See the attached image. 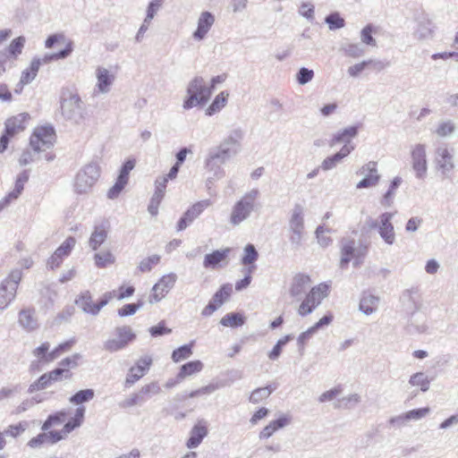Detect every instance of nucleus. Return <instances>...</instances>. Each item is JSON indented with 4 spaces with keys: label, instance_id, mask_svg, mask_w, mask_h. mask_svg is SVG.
<instances>
[{
    "label": "nucleus",
    "instance_id": "4d7b16f0",
    "mask_svg": "<svg viewBox=\"0 0 458 458\" xmlns=\"http://www.w3.org/2000/svg\"><path fill=\"white\" fill-rule=\"evenodd\" d=\"M66 416L65 411H58L55 414H51L48 416L47 420L42 425V430L47 431L52 426L58 425L61 422L64 421V418Z\"/></svg>",
    "mask_w": 458,
    "mask_h": 458
},
{
    "label": "nucleus",
    "instance_id": "9d476101",
    "mask_svg": "<svg viewBox=\"0 0 458 458\" xmlns=\"http://www.w3.org/2000/svg\"><path fill=\"white\" fill-rule=\"evenodd\" d=\"M412 35L420 42L433 39L436 35V25L433 20L428 14L418 17Z\"/></svg>",
    "mask_w": 458,
    "mask_h": 458
},
{
    "label": "nucleus",
    "instance_id": "e433bc0d",
    "mask_svg": "<svg viewBox=\"0 0 458 458\" xmlns=\"http://www.w3.org/2000/svg\"><path fill=\"white\" fill-rule=\"evenodd\" d=\"M40 65L41 61L32 60L30 67L21 72L20 83L22 85L30 83L36 78Z\"/></svg>",
    "mask_w": 458,
    "mask_h": 458
},
{
    "label": "nucleus",
    "instance_id": "a211bd4d",
    "mask_svg": "<svg viewBox=\"0 0 458 458\" xmlns=\"http://www.w3.org/2000/svg\"><path fill=\"white\" fill-rule=\"evenodd\" d=\"M434 161L444 175H447L454 168V157L445 146L437 148Z\"/></svg>",
    "mask_w": 458,
    "mask_h": 458
},
{
    "label": "nucleus",
    "instance_id": "c756f323",
    "mask_svg": "<svg viewBox=\"0 0 458 458\" xmlns=\"http://www.w3.org/2000/svg\"><path fill=\"white\" fill-rule=\"evenodd\" d=\"M332 320L333 316L331 315H326L321 318L317 323H315L312 327L299 335L298 344L301 346H303L306 341H308L319 328L323 327L324 326H328Z\"/></svg>",
    "mask_w": 458,
    "mask_h": 458
},
{
    "label": "nucleus",
    "instance_id": "f8f14e48",
    "mask_svg": "<svg viewBox=\"0 0 458 458\" xmlns=\"http://www.w3.org/2000/svg\"><path fill=\"white\" fill-rule=\"evenodd\" d=\"M177 280V276L174 273H169L163 276L159 281L152 287V293L149 295V302L157 303L160 301L174 287Z\"/></svg>",
    "mask_w": 458,
    "mask_h": 458
},
{
    "label": "nucleus",
    "instance_id": "ddd939ff",
    "mask_svg": "<svg viewBox=\"0 0 458 458\" xmlns=\"http://www.w3.org/2000/svg\"><path fill=\"white\" fill-rule=\"evenodd\" d=\"M377 166V162L369 161L360 168L358 173L363 175V178L356 184L357 189L374 187L378 183L380 174Z\"/></svg>",
    "mask_w": 458,
    "mask_h": 458
},
{
    "label": "nucleus",
    "instance_id": "39448f33",
    "mask_svg": "<svg viewBox=\"0 0 458 458\" xmlns=\"http://www.w3.org/2000/svg\"><path fill=\"white\" fill-rule=\"evenodd\" d=\"M394 213L385 212L378 216L377 220L369 218L367 220V225L370 229H377L380 237L388 244L393 245L395 242L394 228L392 224V219Z\"/></svg>",
    "mask_w": 458,
    "mask_h": 458
},
{
    "label": "nucleus",
    "instance_id": "f257e3e1",
    "mask_svg": "<svg viewBox=\"0 0 458 458\" xmlns=\"http://www.w3.org/2000/svg\"><path fill=\"white\" fill-rule=\"evenodd\" d=\"M260 192L258 189H251L235 202L232 208L229 222L233 226L240 225L248 219L251 213L259 207L258 200Z\"/></svg>",
    "mask_w": 458,
    "mask_h": 458
},
{
    "label": "nucleus",
    "instance_id": "393cba45",
    "mask_svg": "<svg viewBox=\"0 0 458 458\" xmlns=\"http://www.w3.org/2000/svg\"><path fill=\"white\" fill-rule=\"evenodd\" d=\"M304 208L295 204L288 223L287 231L304 232Z\"/></svg>",
    "mask_w": 458,
    "mask_h": 458
},
{
    "label": "nucleus",
    "instance_id": "a19ab883",
    "mask_svg": "<svg viewBox=\"0 0 458 458\" xmlns=\"http://www.w3.org/2000/svg\"><path fill=\"white\" fill-rule=\"evenodd\" d=\"M218 162L214 161L208 157H206L205 159V168L208 173L212 174V177L208 178V181L211 179H220L225 175V170Z\"/></svg>",
    "mask_w": 458,
    "mask_h": 458
},
{
    "label": "nucleus",
    "instance_id": "72a5a7b5",
    "mask_svg": "<svg viewBox=\"0 0 458 458\" xmlns=\"http://www.w3.org/2000/svg\"><path fill=\"white\" fill-rule=\"evenodd\" d=\"M203 367L204 365L200 360L189 361L180 368L177 377L179 379H183L187 377L192 376L200 372Z\"/></svg>",
    "mask_w": 458,
    "mask_h": 458
},
{
    "label": "nucleus",
    "instance_id": "6e6d98bb",
    "mask_svg": "<svg viewBox=\"0 0 458 458\" xmlns=\"http://www.w3.org/2000/svg\"><path fill=\"white\" fill-rule=\"evenodd\" d=\"M76 240L70 236L55 250L56 255L61 257H68L75 246Z\"/></svg>",
    "mask_w": 458,
    "mask_h": 458
},
{
    "label": "nucleus",
    "instance_id": "c9c22d12",
    "mask_svg": "<svg viewBox=\"0 0 458 458\" xmlns=\"http://www.w3.org/2000/svg\"><path fill=\"white\" fill-rule=\"evenodd\" d=\"M72 52V43L70 41L67 43L64 49H63L57 53H55V54H46L42 58L35 57L32 60H38V61H41V64H46L54 60L64 59L67 56H69Z\"/></svg>",
    "mask_w": 458,
    "mask_h": 458
},
{
    "label": "nucleus",
    "instance_id": "5fc2aeb1",
    "mask_svg": "<svg viewBox=\"0 0 458 458\" xmlns=\"http://www.w3.org/2000/svg\"><path fill=\"white\" fill-rule=\"evenodd\" d=\"M272 390L268 386L257 388L250 395V402L252 403H259L263 400L268 398L271 394Z\"/></svg>",
    "mask_w": 458,
    "mask_h": 458
},
{
    "label": "nucleus",
    "instance_id": "f3484780",
    "mask_svg": "<svg viewBox=\"0 0 458 458\" xmlns=\"http://www.w3.org/2000/svg\"><path fill=\"white\" fill-rule=\"evenodd\" d=\"M97 83L94 89V96L98 94L106 95L111 90L114 82V75L106 68L98 66L96 69Z\"/></svg>",
    "mask_w": 458,
    "mask_h": 458
},
{
    "label": "nucleus",
    "instance_id": "79ce46f5",
    "mask_svg": "<svg viewBox=\"0 0 458 458\" xmlns=\"http://www.w3.org/2000/svg\"><path fill=\"white\" fill-rule=\"evenodd\" d=\"M95 396L93 389L87 388L78 391L76 394L69 398V402L75 405H80L84 403H88L92 400Z\"/></svg>",
    "mask_w": 458,
    "mask_h": 458
},
{
    "label": "nucleus",
    "instance_id": "0eeeda50",
    "mask_svg": "<svg viewBox=\"0 0 458 458\" xmlns=\"http://www.w3.org/2000/svg\"><path fill=\"white\" fill-rule=\"evenodd\" d=\"M328 289L329 286L327 284H319L311 288L299 307V315L304 317L310 314L327 296Z\"/></svg>",
    "mask_w": 458,
    "mask_h": 458
},
{
    "label": "nucleus",
    "instance_id": "13d9d810",
    "mask_svg": "<svg viewBox=\"0 0 458 458\" xmlns=\"http://www.w3.org/2000/svg\"><path fill=\"white\" fill-rule=\"evenodd\" d=\"M327 233H330V229L323 225H318L315 232L318 243L323 248L329 246L332 242V239L326 234Z\"/></svg>",
    "mask_w": 458,
    "mask_h": 458
},
{
    "label": "nucleus",
    "instance_id": "864d4df0",
    "mask_svg": "<svg viewBox=\"0 0 458 458\" xmlns=\"http://www.w3.org/2000/svg\"><path fill=\"white\" fill-rule=\"evenodd\" d=\"M325 21L327 23L329 30H335L344 28L345 25L344 20L340 16L338 13H332L328 14Z\"/></svg>",
    "mask_w": 458,
    "mask_h": 458
},
{
    "label": "nucleus",
    "instance_id": "4be33fe9",
    "mask_svg": "<svg viewBox=\"0 0 458 458\" xmlns=\"http://www.w3.org/2000/svg\"><path fill=\"white\" fill-rule=\"evenodd\" d=\"M380 299L378 296L364 292L361 294L359 310L366 316H369L377 310Z\"/></svg>",
    "mask_w": 458,
    "mask_h": 458
},
{
    "label": "nucleus",
    "instance_id": "7c9ffc66",
    "mask_svg": "<svg viewBox=\"0 0 458 458\" xmlns=\"http://www.w3.org/2000/svg\"><path fill=\"white\" fill-rule=\"evenodd\" d=\"M230 249L217 250L207 254L204 258L203 266L206 268H215L221 261L226 259Z\"/></svg>",
    "mask_w": 458,
    "mask_h": 458
},
{
    "label": "nucleus",
    "instance_id": "e2e57ef3",
    "mask_svg": "<svg viewBox=\"0 0 458 458\" xmlns=\"http://www.w3.org/2000/svg\"><path fill=\"white\" fill-rule=\"evenodd\" d=\"M144 398L139 393L131 394L130 396L125 398L123 401L119 403V407L123 409L130 408L135 405H140L144 403Z\"/></svg>",
    "mask_w": 458,
    "mask_h": 458
},
{
    "label": "nucleus",
    "instance_id": "603ef678",
    "mask_svg": "<svg viewBox=\"0 0 458 458\" xmlns=\"http://www.w3.org/2000/svg\"><path fill=\"white\" fill-rule=\"evenodd\" d=\"M360 395L358 394H352L338 400V404L335 407L352 409L360 402Z\"/></svg>",
    "mask_w": 458,
    "mask_h": 458
},
{
    "label": "nucleus",
    "instance_id": "bf43d9fd",
    "mask_svg": "<svg viewBox=\"0 0 458 458\" xmlns=\"http://www.w3.org/2000/svg\"><path fill=\"white\" fill-rule=\"evenodd\" d=\"M22 272L20 268L12 269L9 273L8 276L2 281V283H6L11 287H13L14 290L17 291L18 285L21 280Z\"/></svg>",
    "mask_w": 458,
    "mask_h": 458
},
{
    "label": "nucleus",
    "instance_id": "052dcab7",
    "mask_svg": "<svg viewBox=\"0 0 458 458\" xmlns=\"http://www.w3.org/2000/svg\"><path fill=\"white\" fill-rule=\"evenodd\" d=\"M207 157H210L216 162L220 163L221 165L225 164L232 157L226 154L225 150H221L219 148L216 147L210 148Z\"/></svg>",
    "mask_w": 458,
    "mask_h": 458
},
{
    "label": "nucleus",
    "instance_id": "6ab92c4d",
    "mask_svg": "<svg viewBox=\"0 0 458 458\" xmlns=\"http://www.w3.org/2000/svg\"><path fill=\"white\" fill-rule=\"evenodd\" d=\"M354 240H346L343 242L341 249L342 258L340 260V266L342 268L345 267L348 263L355 259L354 266L360 264L359 258L363 255L362 250L358 249Z\"/></svg>",
    "mask_w": 458,
    "mask_h": 458
},
{
    "label": "nucleus",
    "instance_id": "0e129e2a",
    "mask_svg": "<svg viewBox=\"0 0 458 458\" xmlns=\"http://www.w3.org/2000/svg\"><path fill=\"white\" fill-rule=\"evenodd\" d=\"M292 335H287L284 336L283 338L279 339L272 351L268 353V358L272 360H276L278 359V357L281 354L282 348L290 341L292 340Z\"/></svg>",
    "mask_w": 458,
    "mask_h": 458
},
{
    "label": "nucleus",
    "instance_id": "c03bdc74",
    "mask_svg": "<svg viewBox=\"0 0 458 458\" xmlns=\"http://www.w3.org/2000/svg\"><path fill=\"white\" fill-rule=\"evenodd\" d=\"M95 265L98 268H104L115 262V257L110 250L98 252L94 255Z\"/></svg>",
    "mask_w": 458,
    "mask_h": 458
},
{
    "label": "nucleus",
    "instance_id": "a18cd8bd",
    "mask_svg": "<svg viewBox=\"0 0 458 458\" xmlns=\"http://www.w3.org/2000/svg\"><path fill=\"white\" fill-rule=\"evenodd\" d=\"M259 258V252L255 246L251 243H248L243 249V256L242 258V263L244 266L254 264Z\"/></svg>",
    "mask_w": 458,
    "mask_h": 458
},
{
    "label": "nucleus",
    "instance_id": "2eb2a0df",
    "mask_svg": "<svg viewBox=\"0 0 458 458\" xmlns=\"http://www.w3.org/2000/svg\"><path fill=\"white\" fill-rule=\"evenodd\" d=\"M243 132L241 129H233L217 146L221 150H225L230 157L236 156L241 150V142Z\"/></svg>",
    "mask_w": 458,
    "mask_h": 458
},
{
    "label": "nucleus",
    "instance_id": "bb28decb",
    "mask_svg": "<svg viewBox=\"0 0 458 458\" xmlns=\"http://www.w3.org/2000/svg\"><path fill=\"white\" fill-rule=\"evenodd\" d=\"M291 422V418L286 415H283L277 420H272L269 422L268 425H267L259 435V439H267L275 432H276L278 429L283 428L289 425Z\"/></svg>",
    "mask_w": 458,
    "mask_h": 458
},
{
    "label": "nucleus",
    "instance_id": "423d86ee",
    "mask_svg": "<svg viewBox=\"0 0 458 458\" xmlns=\"http://www.w3.org/2000/svg\"><path fill=\"white\" fill-rule=\"evenodd\" d=\"M114 296V292H106L98 303H94L89 291L82 292L75 300V304L85 313L97 316Z\"/></svg>",
    "mask_w": 458,
    "mask_h": 458
},
{
    "label": "nucleus",
    "instance_id": "9b49d317",
    "mask_svg": "<svg viewBox=\"0 0 458 458\" xmlns=\"http://www.w3.org/2000/svg\"><path fill=\"white\" fill-rule=\"evenodd\" d=\"M411 166L415 172L416 178L423 180L428 172V161L426 146L423 144H416L411 152Z\"/></svg>",
    "mask_w": 458,
    "mask_h": 458
},
{
    "label": "nucleus",
    "instance_id": "7ed1b4c3",
    "mask_svg": "<svg viewBox=\"0 0 458 458\" xmlns=\"http://www.w3.org/2000/svg\"><path fill=\"white\" fill-rule=\"evenodd\" d=\"M212 94V89L206 81L200 77H194L188 84L187 95L182 107L189 110L197 106H204L208 103Z\"/></svg>",
    "mask_w": 458,
    "mask_h": 458
},
{
    "label": "nucleus",
    "instance_id": "1a4fd4ad",
    "mask_svg": "<svg viewBox=\"0 0 458 458\" xmlns=\"http://www.w3.org/2000/svg\"><path fill=\"white\" fill-rule=\"evenodd\" d=\"M116 337L108 339L104 344V348L111 352H117L125 348L129 343L132 342L136 335L130 327H119L115 329Z\"/></svg>",
    "mask_w": 458,
    "mask_h": 458
},
{
    "label": "nucleus",
    "instance_id": "4468645a",
    "mask_svg": "<svg viewBox=\"0 0 458 458\" xmlns=\"http://www.w3.org/2000/svg\"><path fill=\"white\" fill-rule=\"evenodd\" d=\"M243 132L241 129H233L217 146L221 150H225L230 157L236 156L241 150V142Z\"/></svg>",
    "mask_w": 458,
    "mask_h": 458
},
{
    "label": "nucleus",
    "instance_id": "4c0bfd02",
    "mask_svg": "<svg viewBox=\"0 0 458 458\" xmlns=\"http://www.w3.org/2000/svg\"><path fill=\"white\" fill-rule=\"evenodd\" d=\"M403 180L400 176L394 177L390 182L389 188L387 191L384 194L381 204L384 207H391L393 204V199L395 195V191L401 185Z\"/></svg>",
    "mask_w": 458,
    "mask_h": 458
},
{
    "label": "nucleus",
    "instance_id": "f03ea898",
    "mask_svg": "<svg viewBox=\"0 0 458 458\" xmlns=\"http://www.w3.org/2000/svg\"><path fill=\"white\" fill-rule=\"evenodd\" d=\"M100 177V166L96 162L83 165L75 174L72 182L74 193L89 194Z\"/></svg>",
    "mask_w": 458,
    "mask_h": 458
},
{
    "label": "nucleus",
    "instance_id": "3c124183",
    "mask_svg": "<svg viewBox=\"0 0 458 458\" xmlns=\"http://www.w3.org/2000/svg\"><path fill=\"white\" fill-rule=\"evenodd\" d=\"M342 49L347 56L357 58L364 55V47L358 43H349L343 46Z\"/></svg>",
    "mask_w": 458,
    "mask_h": 458
},
{
    "label": "nucleus",
    "instance_id": "f704fd0d",
    "mask_svg": "<svg viewBox=\"0 0 458 458\" xmlns=\"http://www.w3.org/2000/svg\"><path fill=\"white\" fill-rule=\"evenodd\" d=\"M408 382L411 386L419 387L421 392H427L430 386V379L424 372L412 374Z\"/></svg>",
    "mask_w": 458,
    "mask_h": 458
},
{
    "label": "nucleus",
    "instance_id": "de8ad7c7",
    "mask_svg": "<svg viewBox=\"0 0 458 458\" xmlns=\"http://www.w3.org/2000/svg\"><path fill=\"white\" fill-rule=\"evenodd\" d=\"M233 288L229 284H224L221 288L214 294L212 301L218 306L221 307L223 303L230 297Z\"/></svg>",
    "mask_w": 458,
    "mask_h": 458
},
{
    "label": "nucleus",
    "instance_id": "774afa93",
    "mask_svg": "<svg viewBox=\"0 0 458 458\" xmlns=\"http://www.w3.org/2000/svg\"><path fill=\"white\" fill-rule=\"evenodd\" d=\"M143 306V301H139L137 303H129L123 305L121 309L118 310V315L120 317H127L134 315L139 309Z\"/></svg>",
    "mask_w": 458,
    "mask_h": 458
},
{
    "label": "nucleus",
    "instance_id": "a878e982",
    "mask_svg": "<svg viewBox=\"0 0 458 458\" xmlns=\"http://www.w3.org/2000/svg\"><path fill=\"white\" fill-rule=\"evenodd\" d=\"M107 237L108 227L106 225H95L89 239V247L93 250H97L106 241Z\"/></svg>",
    "mask_w": 458,
    "mask_h": 458
},
{
    "label": "nucleus",
    "instance_id": "69168bd1",
    "mask_svg": "<svg viewBox=\"0 0 458 458\" xmlns=\"http://www.w3.org/2000/svg\"><path fill=\"white\" fill-rule=\"evenodd\" d=\"M374 32V27L371 24L366 25L360 32V39L361 42L368 45L376 47L377 42L376 39L372 37V33Z\"/></svg>",
    "mask_w": 458,
    "mask_h": 458
},
{
    "label": "nucleus",
    "instance_id": "8fccbe9b",
    "mask_svg": "<svg viewBox=\"0 0 458 458\" xmlns=\"http://www.w3.org/2000/svg\"><path fill=\"white\" fill-rule=\"evenodd\" d=\"M456 126L451 120L442 121L438 123L436 133L439 137H447L455 131Z\"/></svg>",
    "mask_w": 458,
    "mask_h": 458
},
{
    "label": "nucleus",
    "instance_id": "2f4dec72",
    "mask_svg": "<svg viewBox=\"0 0 458 458\" xmlns=\"http://www.w3.org/2000/svg\"><path fill=\"white\" fill-rule=\"evenodd\" d=\"M211 205L212 201L210 199H203L196 202L184 212L186 215V219H188V221L193 222L207 208L210 207Z\"/></svg>",
    "mask_w": 458,
    "mask_h": 458
},
{
    "label": "nucleus",
    "instance_id": "412c9836",
    "mask_svg": "<svg viewBox=\"0 0 458 458\" xmlns=\"http://www.w3.org/2000/svg\"><path fill=\"white\" fill-rule=\"evenodd\" d=\"M208 435V428L204 421L195 424L190 431V437L186 442L189 449L197 448Z\"/></svg>",
    "mask_w": 458,
    "mask_h": 458
},
{
    "label": "nucleus",
    "instance_id": "20e7f679",
    "mask_svg": "<svg viewBox=\"0 0 458 458\" xmlns=\"http://www.w3.org/2000/svg\"><path fill=\"white\" fill-rule=\"evenodd\" d=\"M61 113L65 120L79 124L84 120V104L78 94H64L61 100Z\"/></svg>",
    "mask_w": 458,
    "mask_h": 458
},
{
    "label": "nucleus",
    "instance_id": "680f3d73",
    "mask_svg": "<svg viewBox=\"0 0 458 458\" xmlns=\"http://www.w3.org/2000/svg\"><path fill=\"white\" fill-rule=\"evenodd\" d=\"M287 237L292 250H297L302 244L304 232L287 231Z\"/></svg>",
    "mask_w": 458,
    "mask_h": 458
},
{
    "label": "nucleus",
    "instance_id": "dca6fc26",
    "mask_svg": "<svg viewBox=\"0 0 458 458\" xmlns=\"http://www.w3.org/2000/svg\"><path fill=\"white\" fill-rule=\"evenodd\" d=\"M215 21L216 18L212 13L208 11L202 12L198 18L197 29L192 33V38L198 42L204 40Z\"/></svg>",
    "mask_w": 458,
    "mask_h": 458
},
{
    "label": "nucleus",
    "instance_id": "338daca9",
    "mask_svg": "<svg viewBox=\"0 0 458 458\" xmlns=\"http://www.w3.org/2000/svg\"><path fill=\"white\" fill-rule=\"evenodd\" d=\"M28 426H29V424L27 421H20L16 425H10L4 430V433L6 436H10L12 437H17L26 431Z\"/></svg>",
    "mask_w": 458,
    "mask_h": 458
},
{
    "label": "nucleus",
    "instance_id": "5701e85b",
    "mask_svg": "<svg viewBox=\"0 0 458 458\" xmlns=\"http://www.w3.org/2000/svg\"><path fill=\"white\" fill-rule=\"evenodd\" d=\"M19 325L27 332H32L38 327L35 309H22L19 312Z\"/></svg>",
    "mask_w": 458,
    "mask_h": 458
},
{
    "label": "nucleus",
    "instance_id": "473e14b6",
    "mask_svg": "<svg viewBox=\"0 0 458 458\" xmlns=\"http://www.w3.org/2000/svg\"><path fill=\"white\" fill-rule=\"evenodd\" d=\"M16 290L6 283L0 284V310L6 309L16 296Z\"/></svg>",
    "mask_w": 458,
    "mask_h": 458
},
{
    "label": "nucleus",
    "instance_id": "aec40b11",
    "mask_svg": "<svg viewBox=\"0 0 458 458\" xmlns=\"http://www.w3.org/2000/svg\"><path fill=\"white\" fill-rule=\"evenodd\" d=\"M152 363V358L150 356H144L140 358L134 367H131L126 377L125 386H130L136 381L141 378L145 373L148 370Z\"/></svg>",
    "mask_w": 458,
    "mask_h": 458
},
{
    "label": "nucleus",
    "instance_id": "09e8293b",
    "mask_svg": "<svg viewBox=\"0 0 458 458\" xmlns=\"http://www.w3.org/2000/svg\"><path fill=\"white\" fill-rule=\"evenodd\" d=\"M161 257L157 254H154L148 258L143 259L138 266V269L141 273L150 272L154 266L160 262Z\"/></svg>",
    "mask_w": 458,
    "mask_h": 458
},
{
    "label": "nucleus",
    "instance_id": "49530a36",
    "mask_svg": "<svg viewBox=\"0 0 458 458\" xmlns=\"http://www.w3.org/2000/svg\"><path fill=\"white\" fill-rule=\"evenodd\" d=\"M25 42V38L20 36L12 40L6 50L13 58L16 59L22 53Z\"/></svg>",
    "mask_w": 458,
    "mask_h": 458
},
{
    "label": "nucleus",
    "instance_id": "cd10ccee",
    "mask_svg": "<svg viewBox=\"0 0 458 458\" xmlns=\"http://www.w3.org/2000/svg\"><path fill=\"white\" fill-rule=\"evenodd\" d=\"M359 127L357 125L349 126L335 133L330 140V147L339 143L351 144V141L358 134Z\"/></svg>",
    "mask_w": 458,
    "mask_h": 458
},
{
    "label": "nucleus",
    "instance_id": "6e6552de",
    "mask_svg": "<svg viewBox=\"0 0 458 458\" xmlns=\"http://www.w3.org/2000/svg\"><path fill=\"white\" fill-rule=\"evenodd\" d=\"M55 133L52 126H41L35 129L30 137V145L37 154L50 148L55 142Z\"/></svg>",
    "mask_w": 458,
    "mask_h": 458
},
{
    "label": "nucleus",
    "instance_id": "37998d69",
    "mask_svg": "<svg viewBox=\"0 0 458 458\" xmlns=\"http://www.w3.org/2000/svg\"><path fill=\"white\" fill-rule=\"evenodd\" d=\"M245 323V318L240 313H227L221 320L220 324L224 327H238Z\"/></svg>",
    "mask_w": 458,
    "mask_h": 458
},
{
    "label": "nucleus",
    "instance_id": "58836bf2",
    "mask_svg": "<svg viewBox=\"0 0 458 458\" xmlns=\"http://www.w3.org/2000/svg\"><path fill=\"white\" fill-rule=\"evenodd\" d=\"M229 94L226 91H221L207 108L206 114L208 115H213L224 108L227 103Z\"/></svg>",
    "mask_w": 458,
    "mask_h": 458
},
{
    "label": "nucleus",
    "instance_id": "b1692460",
    "mask_svg": "<svg viewBox=\"0 0 458 458\" xmlns=\"http://www.w3.org/2000/svg\"><path fill=\"white\" fill-rule=\"evenodd\" d=\"M29 119V114L26 113L19 114L16 116L9 118L5 122V132L8 136H14L15 134L22 131L26 127V122Z\"/></svg>",
    "mask_w": 458,
    "mask_h": 458
},
{
    "label": "nucleus",
    "instance_id": "ea45409f",
    "mask_svg": "<svg viewBox=\"0 0 458 458\" xmlns=\"http://www.w3.org/2000/svg\"><path fill=\"white\" fill-rule=\"evenodd\" d=\"M194 345V342L192 341L189 344H184L175 349L172 352V360L174 362L178 363L184 360H187L192 355V347Z\"/></svg>",
    "mask_w": 458,
    "mask_h": 458
},
{
    "label": "nucleus",
    "instance_id": "c85d7f7f",
    "mask_svg": "<svg viewBox=\"0 0 458 458\" xmlns=\"http://www.w3.org/2000/svg\"><path fill=\"white\" fill-rule=\"evenodd\" d=\"M310 278L305 274H297L293 276L290 287V294L293 297L301 296L310 286Z\"/></svg>",
    "mask_w": 458,
    "mask_h": 458
}]
</instances>
